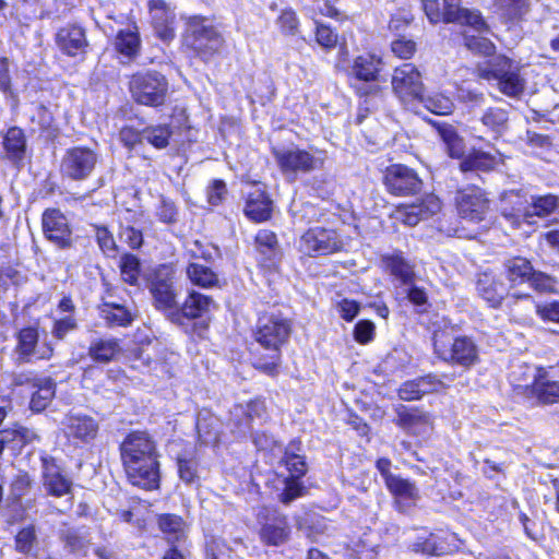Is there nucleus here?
I'll use <instances>...</instances> for the list:
<instances>
[{"label": "nucleus", "mask_w": 559, "mask_h": 559, "mask_svg": "<svg viewBox=\"0 0 559 559\" xmlns=\"http://www.w3.org/2000/svg\"><path fill=\"white\" fill-rule=\"evenodd\" d=\"M171 130L166 124L152 126L142 130L144 141L152 144L155 148H165L169 143Z\"/></svg>", "instance_id": "nucleus-50"}, {"label": "nucleus", "mask_w": 559, "mask_h": 559, "mask_svg": "<svg viewBox=\"0 0 559 559\" xmlns=\"http://www.w3.org/2000/svg\"><path fill=\"white\" fill-rule=\"evenodd\" d=\"M292 333L289 321L278 314H265L259 318L253 331L254 341L269 352L267 359L257 358L254 366L269 376H275L281 364V349Z\"/></svg>", "instance_id": "nucleus-2"}, {"label": "nucleus", "mask_w": 559, "mask_h": 559, "mask_svg": "<svg viewBox=\"0 0 559 559\" xmlns=\"http://www.w3.org/2000/svg\"><path fill=\"white\" fill-rule=\"evenodd\" d=\"M43 486L46 492L53 497H63L71 493L72 480L63 475L58 466L44 461Z\"/></svg>", "instance_id": "nucleus-27"}, {"label": "nucleus", "mask_w": 559, "mask_h": 559, "mask_svg": "<svg viewBox=\"0 0 559 559\" xmlns=\"http://www.w3.org/2000/svg\"><path fill=\"white\" fill-rule=\"evenodd\" d=\"M99 316L108 326H127L133 320L132 313L124 306L110 302L99 308Z\"/></svg>", "instance_id": "nucleus-43"}, {"label": "nucleus", "mask_w": 559, "mask_h": 559, "mask_svg": "<svg viewBox=\"0 0 559 559\" xmlns=\"http://www.w3.org/2000/svg\"><path fill=\"white\" fill-rule=\"evenodd\" d=\"M381 68V58L372 53H365L355 58L350 73L360 81H376Z\"/></svg>", "instance_id": "nucleus-30"}, {"label": "nucleus", "mask_w": 559, "mask_h": 559, "mask_svg": "<svg viewBox=\"0 0 559 559\" xmlns=\"http://www.w3.org/2000/svg\"><path fill=\"white\" fill-rule=\"evenodd\" d=\"M282 462L290 473L288 478H300L307 472V464L305 457L286 450L284 456L282 457Z\"/></svg>", "instance_id": "nucleus-56"}, {"label": "nucleus", "mask_w": 559, "mask_h": 559, "mask_svg": "<svg viewBox=\"0 0 559 559\" xmlns=\"http://www.w3.org/2000/svg\"><path fill=\"white\" fill-rule=\"evenodd\" d=\"M32 479L28 474L23 473L15 476L11 483V496L13 501H19L24 498L29 491Z\"/></svg>", "instance_id": "nucleus-60"}, {"label": "nucleus", "mask_w": 559, "mask_h": 559, "mask_svg": "<svg viewBox=\"0 0 559 559\" xmlns=\"http://www.w3.org/2000/svg\"><path fill=\"white\" fill-rule=\"evenodd\" d=\"M300 250L308 255L330 254L343 248V241L334 229L309 228L300 238Z\"/></svg>", "instance_id": "nucleus-12"}, {"label": "nucleus", "mask_w": 559, "mask_h": 559, "mask_svg": "<svg viewBox=\"0 0 559 559\" xmlns=\"http://www.w3.org/2000/svg\"><path fill=\"white\" fill-rule=\"evenodd\" d=\"M55 396V382L51 379H45L37 384V390L31 397V408L35 412L44 411Z\"/></svg>", "instance_id": "nucleus-46"}, {"label": "nucleus", "mask_w": 559, "mask_h": 559, "mask_svg": "<svg viewBox=\"0 0 559 559\" xmlns=\"http://www.w3.org/2000/svg\"><path fill=\"white\" fill-rule=\"evenodd\" d=\"M38 338L39 334L36 328H25L17 333L15 353L19 362L50 358L52 348L49 346L38 347Z\"/></svg>", "instance_id": "nucleus-18"}, {"label": "nucleus", "mask_w": 559, "mask_h": 559, "mask_svg": "<svg viewBox=\"0 0 559 559\" xmlns=\"http://www.w3.org/2000/svg\"><path fill=\"white\" fill-rule=\"evenodd\" d=\"M498 163V156L481 151H474L460 163V168L463 173L474 170L490 171Z\"/></svg>", "instance_id": "nucleus-39"}, {"label": "nucleus", "mask_w": 559, "mask_h": 559, "mask_svg": "<svg viewBox=\"0 0 559 559\" xmlns=\"http://www.w3.org/2000/svg\"><path fill=\"white\" fill-rule=\"evenodd\" d=\"M420 103H424L425 107L436 115H449L454 109L453 100L443 95V94H435L428 97H424L419 99Z\"/></svg>", "instance_id": "nucleus-52"}, {"label": "nucleus", "mask_w": 559, "mask_h": 559, "mask_svg": "<svg viewBox=\"0 0 559 559\" xmlns=\"http://www.w3.org/2000/svg\"><path fill=\"white\" fill-rule=\"evenodd\" d=\"M175 269L163 264L156 269L150 284L154 306L171 317L177 309L178 290L175 286Z\"/></svg>", "instance_id": "nucleus-7"}, {"label": "nucleus", "mask_w": 559, "mask_h": 559, "mask_svg": "<svg viewBox=\"0 0 559 559\" xmlns=\"http://www.w3.org/2000/svg\"><path fill=\"white\" fill-rule=\"evenodd\" d=\"M277 24L282 33L286 35H295L298 31L299 21L295 11L292 9H285L277 17Z\"/></svg>", "instance_id": "nucleus-59"}, {"label": "nucleus", "mask_w": 559, "mask_h": 559, "mask_svg": "<svg viewBox=\"0 0 559 559\" xmlns=\"http://www.w3.org/2000/svg\"><path fill=\"white\" fill-rule=\"evenodd\" d=\"M15 550L23 555H34L38 546V537L35 525L31 524L21 528L14 539Z\"/></svg>", "instance_id": "nucleus-45"}, {"label": "nucleus", "mask_w": 559, "mask_h": 559, "mask_svg": "<svg viewBox=\"0 0 559 559\" xmlns=\"http://www.w3.org/2000/svg\"><path fill=\"white\" fill-rule=\"evenodd\" d=\"M221 424L209 411H201L197 419V430L202 443H215L218 440Z\"/></svg>", "instance_id": "nucleus-36"}, {"label": "nucleus", "mask_w": 559, "mask_h": 559, "mask_svg": "<svg viewBox=\"0 0 559 559\" xmlns=\"http://www.w3.org/2000/svg\"><path fill=\"white\" fill-rule=\"evenodd\" d=\"M384 185L394 195H411L421 190L423 181L414 169L396 164L386 168Z\"/></svg>", "instance_id": "nucleus-13"}, {"label": "nucleus", "mask_w": 559, "mask_h": 559, "mask_svg": "<svg viewBox=\"0 0 559 559\" xmlns=\"http://www.w3.org/2000/svg\"><path fill=\"white\" fill-rule=\"evenodd\" d=\"M386 487L395 497V503L400 512H406L419 498L416 485L400 476H388Z\"/></svg>", "instance_id": "nucleus-23"}, {"label": "nucleus", "mask_w": 559, "mask_h": 559, "mask_svg": "<svg viewBox=\"0 0 559 559\" xmlns=\"http://www.w3.org/2000/svg\"><path fill=\"white\" fill-rule=\"evenodd\" d=\"M272 201L267 194L257 189L248 195L245 214L254 222H264L271 217Z\"/></svg>", "instance_id": "nucleus-29"}, {"label": "nucleus", "mask_w": 559, "mask_h": 559, "mask_svg": "<svg viewBox=\"0 0 559 559\" xmlns=\"http://www.w3.org/2000/svg\"><path fill=\"white\" fill-rule=\"evenodd\" d=\"M497 86L499 91L508 97H520L525 90V80L521 76L519 67L503 79L498 80Z\"/></svg>", "instance_id": "nucleus-44"}, {"label": "nucleus", "mask_w": 559, "mask_h": 559, "mask_svg": "<svg viewBox=\"0 0 559 559\" xmlns=\"http://www.w3.org/2000/svg\"><path fill=\"white\" fill-rule=\"evenodd\" d=\"M532 0H493L496 12L506 21H520L531 10Z\"/></svg>", "instance_id": "nucleus-34"}, {"label": "nucleus", "mask_w": 559, "mask_h": 559, "mask_svg": "<svg viewBox=\"0 0 559 559\" xmlns=\"http://www.w3.org/2000/svg\"><path fill=\"white\" fill-rule=\"evenodd\" d=\"M121 348L116 338H99L91 343L88 348L90 357L97 362H109L119 353Z\"/></svg>", "instance_id": "nucleus-40"}, {"label": "nucleus", "mask_w": 559, "mask_h": 559, "mask_svg": "<svg viewBox=\"0 0 559 559\" xmlns=\"http://www.w3.org/2000/svg\"><path fill=\"white\" fill-rule=\"evenodd\" d=\"M2 145L9 160L14 164L21 162L26 151V139L23 130L17 127L10 128L3 136Z\"/></svg>", "instance_id": "nucleus-31"}, {"label": "nucleus", "mask_w": 559, "mask_h": 559, "mask_svg": "<svg viewBox=\"0 0 559 559\" xmlns=\"http://www.w3.org/2000/svg\"><path fill=\"white\" fill-rule=\"evenodd\" d=\"M214 306V300L206 295L191 290L180 308L174 311L171 320L179 322L181 317L187 319H197L210 311Z\"/></svg>", "instance_id": "nucleus-24"}, {"label": "nucleus", "mask_w": 559, "mask_h": 559, "mask_svg": "<svg viewBox=\"0 0 559 559\" xmlns=\"http://www.w3.org/2000/svg\"><path fill=\"white\" fill-rule=\"evenodd\" d=\"M276 164L282 174L290 181L298 174H308L323 166V159L297 146L272 150Z\"/></svg>", "instance_id": "nucleus-6"}, {"label": "nucleus", "mask_w": 559, "mask_h": 559, "mask_svg": "<svg viewBox=\"0 0 559 559\" xmlns=\"http://www.w3.org/2000/svg\"><path fill=\"white\" fill-rule=\"evenodd\" d=\"M441 388H444L443 382L435 376L428 374L404 382L399 389V396L404 401L419 400L425 394L437 392Z\"/></svg>", "instance_id": "nucleus-25"}, {"label": "nucleus", "mask_w": 559, "mask_h": 559, "mask_svg": "<svg viewBox=\"0 0 559 559\" xmlns=\"http://www.w3.org/2000/svg\"><path fill=\"white\" fill-rule=\"evenodd\" d=\"M130 92L133 99L141 105L158 107L167 97L166 78L154 71L136 73L131 78Z\"/></svg>", "instance_id": "nucleus-5"}, {"label": "nucleus", "mask_w": 559, "mask_h": 559, "mask_svg": "<svg viewBox=\"0 0 559 559\" xmlns=\"http://www.w3.org/2000/svg\"><path fill=\"white\" fill-rule=\"evenodd\" d=\"M3 432H8V442L12 444V449L22 448L25 444L36 439V433L21 425H14L12 428L3 429Z\"/></svg>", "instance_id": "nucleus-53"}, {"label": "nucleus", "mask_w": 559, "mask_h": 559, "mask_svg": "<svg viewBox=\"0 0 559 559\" xmlns=\"http://www.w3.org/2000/svg\"><path fill=\"white\" fill-rule=\"evenodd\" d=\"M264 413V402L254 400L246 405H235L230 411V419L238 428L240 433H247L249 430H251L252 420L254 418L261 417Z\"/></svg>", "instance_id": "nucleus-28"}, {"label": "nucleus", "mask_w": 559, "mask_h": 559, "mask_svg": "<svg viewBox=\"0 0 559 559\" xmlns=\"http://www.w3.org/2000/svg\"><path fill=\"white\" fill-rule=\"evenodd\" d=\"M457 13L459 17L455 23L471 25L477 31L487 27L486 22L484 21L481 14L478 11H469L467 9H462L460 4Z\"/></svg>", "instance_id": "nucleus-61"}, {"label": "nucleus", "mask_w": 559, "mask_h": 559, "mask_svg": "<svg viewBox=\"0 0 559 559\" xmlns=\"http://www.w3.org/2000/svg\"><path fill=\"white\" fill-rule=\"evenodd\" d=\"M559 207V197L554 194L533 195L531 204L525 207L522 216L528 221L533 216L547 217Z\"/></svg>", "instance_id": "nucleus-35"}, {"label": "nucleus", "mask_w": 559, "mask_h": 559, "mask_svg": "<svg viewBox=\"0 0 559 559\" xmlns=\"http://www.w3.org/2000/svg\"><path fill=\"white\" fill-rule=\"evenodd\" d=\"M476 290L480 298L492 308H498L511 290L493 272L486 271L477 276Z\"/></svg>", "instance_id": "nucleus-20"}, {"label": "nucleus", "mask_w": 559, "mask_h": 559, "mask_svg": "<svg viewBox=\"0 0 559 559\" xmlns=\"http://www.w3.org/2000/svg\"><path fill=\"white\" fill-rule=\"evenodd\" d=\"M98 154L86 146L68 148L61 159L60 171L63 177L74 181L87 179L95 169Z\"/></svg>", "instance_id": "nucleus-9"}, {"label": "nucleus", "mask_w": 559, "mask_h": 559, "mask_svg": "<svg viewBox=\"0 0 559 559\" xmlns=\"http://www.w3.org/2000/svg\"><path fill=\"white\" fill-rule=\"evenodd\" d=\"M440 210V200L436 195L429 194L419 202L397 206L393 216L404 225L416 226L420 221L428 219Z\"/></svg>", "instance_id": "nucleus-17"}, {"label": "nucleus", "mask_w": 559, "mask_h": 559, "mask_svg": "<svg viewBox=\"0 0 559 559\" xmlns=\"http://www.w3.org/2000/svg\"><path fill=\"white\" fill-rule=\"evenodd\" d=\"M185 43L200 58L209 60L222 49L224 38L213 25L205 24L203 16L195 15L188 20Z\"/></svg>", "instance_id": "nucleus-4"}, {"label": "nucleus", "mask_w": 559, "mask_h": 559, "mask_svg": "<svg viewBox=\"0 0 559 559\" xmlns=\"http://www.w3.org/2000/svg\"><path fill=\"white\" fill-rule=\"evenodd\" d=\"M66 437L73 443H90L99 430L98 421L82 413H69L62 420Z\"/></svg>", "instance_id": "nucleus-16"}, {"label": "nucleus", "mask_w": 559, "mask_h": 559, "mask_svg": "<svg viewBox=\"0 0 559 559\" xmlns=\"http://www.w3.org/2000/svg\"><path fill=\"white\" fill-rule=\"evenodd\" d=\"M479 121L495 136H499L508 129L509 112L503 108L489 107L483 112Z\"/></svg>", "instance_id": "nucleus-38"}, {"label": "nucleus", "mask_w": 559, "mask_h": 559, "mask_svg": "<svg viewBox=\"0 0 559 559\" xmlns=\"http://www.w3.org/2000/svg\"><path fill=\"white\" fill-rule=\"evenodd\" d=\"M337 38V34H335L329 26L323 24L317 25L316 39L323 48L331 49L335 47Z\"/></svg>", "instance_id": "nucleus-63"}, {"label": "nucleus", "mask_w": 559, "mask_h": 559, "mask_svg": "<svg viewBox=\"0 0 559 559\" xmlns=\"http://www.w3.org/2000/svg\"><path fill=\"white\" fill-rule=\"evenodd\" d=\"M158 526L163 533L171 536V542H180L185 538L186 524L183 520L176 514H163L158 519Z\"/></svg>", "instance_id": "nucleus-48"}, {"label": "nucleus", "mask_w": 559, "mask_h": 559, "mask_svg": "<svg viewBox=\"0 0 559 559\" xmlns=\"http://www.w3.org/2000/svg\"><path fill=\"white\" fill-rule=\"evenodd\" d=\"M456 206L462 218L480 222L488 212L489 200L480 188L469 187L457 192Z\"/></svg>", "instance_id": "nucleus-15"}, {"label": "nucleus", "mask_w": 559, "mask_h": 559, "mask_svg": "<svg viewBox=\"0 0 559 559\" xmlns=\"http://www.w3.org/2000/svg\"><path fill=\"white\" fill-rule=\"evenodd\" d=\"M56 45L63 53L70 57L84 52L87 47L84 28L75 24L61 27L56 34Z\"/></svg>", "instance_id": "nucleus-22"}, {"label": "nucleus", "mask_w": 559, "mask_h": 559, "mask_svg": "<svg viewBox=\"0 0 559 559\" xmlns=\"http://www.w3.org/2000/svg\"><path fill=\"white\" fill-rule=\"evenodd\" d=\"M504 275L508 286L513 290L514 298H526L527 293L518 292L516 288L527 284L537 292L544 293L552 289V278L540 272L535 271L531 261L524 257H511L503 262Z\"/></svg>", "instance_id": "nucleus-3"}, {"label": "nucleus", "mask_w": 559, "mask_h": 559, "mask_svg": "<svg viewBox=\"0 0 559 559\" xmlns=\"http://www.w3.org/2000/svg\"><path fill=\"white\" fill-rule=\"evenodd\" d=\"M518 64L506 56H497L488 60L484 66L478 67L479 76L496 82L503 79L507 74L513 71Z\"/></svg>", "instance_id": "nucleus-32"}, {"label": "nucleus", "mask_w": 559, "mask_h": 559, "mask_svg": "<svg viewBox=\"0 0 559 559\" xmlns=\"http://www.w3.org/2000/svg\"><path fill=\"white\" fill-rule=\"evenodd\" d=\"M78 328L76 320L73 316L68 314L60 319H56L51 329V334L58 340H63L70 332Z\"/></svg>", "instance_id": "nucleus-58"}, {"label": "nucleus", "mask_w": 559, "mask_h": 559, "mask_svg": "<svg viewBox=\"0 0 559 559\" xmlns=\"http://www.w3.org/2000/svg\"><path fill=\"white\" fill-rule=\"evenodd\" d=\"M438 133L451 157L460 158L464 154V142L451 126H441Z\"/></svg>", "instance_id": "nucleus-47"}, {"label": "nucleus", "mask_w": 559, "mask_h": 559, "mask_svg": "<svg viewBox=\"0 0 559 559\" xmlns=\"http://www.w3.org/2000/svg\"><path fill=\"white\" fill-rule=\"evenodd\" d=\"M64 547L72 554L85 556L88 548V542L74 530H68L62 534Z\"/></svg>", "instance_id": "nucleus-55"}, {"label": "nucleus", "mask_w": 559, "mask_h": 559, "mask_svg": "<svg viewBox=\"0 0 559 559\" xmlns=\"http://www.w3.org/2000/svg\"><path fill=\"white\" fill-rule=\"evenodd\" d=\"M255 516L260 525V538L264 544L281 546L288 540L290 526L285 514L275 508L262 506Z\"/></svg>", "instance_id": "nucleus-8"}, {"label": "nucleus", "mask_w": 559, "mask_h": 559, "mask_svg": "<svg viewBox=\"0 0 559 559\" xmlns=\"http://www.w3.org/2000/svg\"><path fill=\"white\" fill-rule=\"evenodd\" d=\"M284 485L283 491L278 495V500L285 506H288L295 499L302 497L306 492V488L299 478L286 477Z\"/></svg>", "instance_id": "nucleus-54"}, {"label": "nucleus", "mask_w": 559, "mask_h": 559, "mask_svg": "<svg viewBox=\"0 0 559 559\" xmlns=\"http://www.w3.org/2000/svg\"><path fill=\"white\" fill-rule=\"evenodd\" d=\"M464 39H465V46L471 51H474L476 53H480L484 56H491L495 53L496 46L486 37L466 35Z\"/></svg>", "instance_id": "nucleus-57"}, {"label": "nucleus", "mask_w": 559, "mask_h": 559, "mask_svg": "<svg viewBox=\"0 0 559 559\" xmlns=\"http://www.w3.org/2000/svg\"><path fill=\"white\" fill-rule=\"evenodd\" d=\"M532 393L539 404L558 403L559 380L556 379V370L539 368L532 384Z\"/></svg>", "instance_id": "nucleus-21"}, {"label": "nucleus", "mask_w": 559, "mask_h": 559, "mask_svg": "<svg viewBox=\"0 0 559 559\" xmlns=\"http://www.w3.org/2000/svg\"><path fill=\"white\" fill-rule=\"evenodd\" d=\"M433 346L436 354L444 361L468 368L478 360L477 347L475 343L466 336L456 337L449 347L436 334Z\"/></svg>", "instance_id": "nucleus-11"}, {"label": "nucleus", "mask_w": 559, "mask_h": 559, "mask_svg": "<svg viewBox=\"0 0 559 559\" xmlns=\"http://www.w3.org/2000/svg\"><path fill=\"white\" fill-rule=\"evenodd\" d=\"M257 249L264 255L265 261L273 262L276 254V235L271 230H260L255 236Z\"/></svg>", "instance_id": "nucleus-51"}, {"label": "nucleus", "mask_w": 559, "mask_h": 559, "mask_svg": "<svg viewBox=\"0 0 559 559\" xmlns=\"http://www.w3.org/2000/svg\"><path fill=\"white\" fill-rule=\"evenodd\" d=\"M43 231L45 237L60 249L71 248L73 245L72 230L67 217L57 209L44 212Z\"/></svg>", "instance_id": "nucleus-14"}, {"label": "nucleus", "mask_w": 559, "mask_h": 559, "mask_svg": "<svg viewBox=\"0 0 559 559\" xmlns=\"http://www.w3.org/2000/svg\"><path fill=\"white\" fill-rule=\"evenodd\" d=\"M392 88L405 106L423 99L424 84L419 71L411 63L396 68L392 75Z\"/></svg>", "instance_id": "nucleus-10"}, {"label": "nucleus", "mask_w": 559, "mask_h": 559, "mask_svg": "<svg viewBox=\"0 0 559 559\" xmlns=\"http://www.w3.org/2000/svg\"><path fill=\"white\" fill-rule=\"evenodd\" d=\"M395 413L397 415L396 425L403 429L412 430L417 426L430 425L429 415L418 408H408L401 404L395 407Z\"/></svg>", "instance_id": "nucleus-41"}, {"label": "nucleus", "mask_w": 559, "mask_h": 559, "mask_svg": "<svg viewBox=\"0 0 559 559\" xmlns=\"http://www.w3.org/2000/svg\"><path fill=\"white\" fill-rule=\"evenodd\" d=\"M186 274L193 285L202 288L216 287L219 283L217 274L211 267L200 263H190Z\"/></svg>", "instance_id": "nucleus-42"}, {"label": "nucleus", "mask_w": 559, "mask_h": 559, "mask_svg": "<svg viewBox=\"0 0 559 559\" xmlns=\"http://www.w3.org/2000/svg\"><path fill=\"white\" fill-rule=\"evenodd\" d=\"M156 215L160 222L174 224L177 222L178 210L175 203L166 198L160 199V204L156 210Z\"/></svg>", "instance_id": "nucleus-62"}, {"label": "nucleus", "mask_w": 559, "mask_h": 559, "mask_svg": "<svg viewBox=\"0 0 559 559\" xmlns=\"http://www.w3.org/2000/svg\"><path fill=\"white\" fill-rule=\"evenodd\" d=\"M119 266L122 280L130 285H136L141 273L140 259L134 254L126 253L121 255Z\"/></svg>", "instance_id": "nucleus-49"}, {"label": "nucleus", "mask_w": 559, "mask_h": 559, "mask_svg": "<svg viewBox=\"0 0 559 559\" xmlns=\"http://www.w3.org/2000/svg\"><path fill=\"white\" fill-rule=\"evenodd\" d=\"M121 460L129 481L143 489H155L159 471L155 442L145 431L129 433L120 445Z\"/></svg>", "instance_id": "nucleus-1"}, {"label": "nucleus", "mask_w": 559, "mask_h": 559, "mask_svg": "<svg viewBox=\"0 0 559 559\" xmlns=\"http://www.w3.org/2000/svg\"><path fill=\"white\" fill-rule=\"evenodd\" d=\"M119 236L131 249H139L143 243L142 231L132 226L121 227Z\"/></svg>", "instance_id": "nucleus-64"}, {"label": "nucleus", "mask_w": 559, "mask_h": 559, "mask_svg": "<svg viewBox=\"0 0 559 559\" xmlns=\"http://www.w3.org/2000/svg\"><path fill=\"white\" fill-rule=\"evenodd\" d=\"M385 269L402 285L413 284L416 280L414 265H412L402 254H393L384 259Z\"/></svg>", "instance_id": "nucleus-33"}, {"label": "nucleus", "mask_w": 559, "mask_h": 559, "mask_svg": "<svg viewBox=\"0 0 559 559\" xmlns=\"http://www.w3.org/2000/svg\"><path fill=\"white\" fill-rule=\"evenodd\" d=\"M140 46L141 40L135 25L121 29L116 36V50L129 59L138 55Z\"/></svg>", "instance_id": "nucleus-37"}, {"label": "nucleus", "mask_w": 559, "mask_h": 559, "mask_svg": "<svg viewBox=\"0 0 559 559\" xmlns=\"http://www.w3.org/2000/svg\"><path fill=\"white\" fill-rule=\"evenodd\" d=\"M461 0H423V7L429 21L453 23L459 17Z\"/></svg>", "instance_id": "nucleus-26"}, {"label": "nucleus", "mask_w": 559, "mask_h": 559, "mask_svg": "<svg viewBox=\"0 0 559 559\" xmlns=\"http://www.w3.org/2000/svg\"><path fill=\"white\" fill-rule=\"evenodd\" d=\"M148 7L156 35L164 41L174 39L176 20L174 9L164 0H150Z\"/></svg>", "instance_id": "nucleus-19"}]
</instances>
